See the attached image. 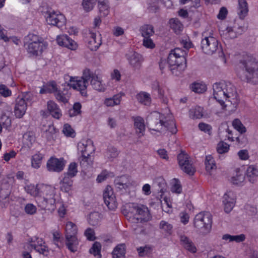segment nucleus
Listing matches in <instances>:
<instances>
[{"label": "nucleus", "instance_id": "obj_20", "mask_svg": "<svg viewBox=\"0 0 258 258\" xmlns=\"http://www.w3.org/2000/svg\"><path fill=\"white\" fill-rule=\"evenodd\" d=\"M27 108L26 100L23 98H18L14 109V113L18 118H21L25 114Z\"/></svg>", "mask_w": 258, "mask_h": 258}, {"label": "nucleus", "instance_id": "obj_13", "mask_svg": "<svg viewBox=\"0 0 258 258\" xmlns=\"http://www.w3.org/2000/svg\"><path fill=\"white\" fill-rule=\"evenodd\" d=\"M39 93L41 94L54 93L58 101L64 103V94L58 90L56 83L54 81H50L44 84L41 88Z\"/></svg>", "mask_w": 258, "mask_h": 258}, {"label": "nucleus", "instance_id": "obj_57", "mask_svg": "<svg viewBox=\"0 0 258 258\" xmlns=\"http://www.w3.org/2000/svg\"><path fill=\"white\" fill-rule=\"evenodd\" d=\"M36 207L32 204H27L25 207V211L29 215L34 214L36 212Z\"/></svg>", "mask_w": 258, "mask_h": 258}, {"label": "nucleus", "instance_id": "obj_46", "mask_svg": "<svg viewBox=\"0 0 258 258\" xmlns=\"http://www.w3.org/2000/svg\"><path fill=\"white\" fill-rule=\"evenodd\" d=\"M232 125L234 128L236 130L241 134L246 132V128L241 123V121L237 118L233 120L232 121Z\"/></svg>", "mask_w": 258, "mask_h": 258}, {"label": "nucleus", "instance_id": "obj_14", "mask_svg": "<svg viewBox=\"0 0 258 258\" xmlns=\"http://www.w3.org/2000/svg\"><path fill=\"white\" fill-rule=\"evenodd\" d=\"M189 156L183 151H181L177 156V160L181 170L189 175H193L196 169L189 160Z\"/></svg>", "mask_w": 258, "mask_h": 258}, {"label": "nucleus", "instance_id": "obj_47", "mask_svg": "<svg viewBox=\"0 0 258 258\" xmlns=\"http://www.w3.org/2000/svg\"><path fill=\"white\" fill-rule=\"evenodd\" d=\"M97 0H83L82 6L84 10L87 12H90L94 7Z\"/></svg>", "mask_w": 258, "mask_h": 258}, {"label": "nucleus", "instance_id": "obj_27", "mask_svg": "<svg viewBox=\"0 0 258 258\" xmlns=\"http://www.w3.org/2000/svg\"><path fill=\"white\" fill-rule=\"evenodd\" d=\"M180 241L184 248L189 251L195 253L197 251V248L192 241L185 235L180 236Z\"/></svg>", "mask_w": 258, "mask_h": 258}, {"label": "nucleus", "instance_id": "obj_8", "mask_svg": "<svg viewBox=\"0 0 258 258\" xmlns=\"http://www.w3.org/2000/svg\"><path fill=\"white\" fill-rule=\"evenodd\" d=\"M95 76L90 72V70L86 69L84 71L83 76L80 79H78V77L66 75V80H69L68 86L78 90L82 96L87 97L88 82Z\"/></svg>", "mask_w": 258, "mask_h": 258}, {"label": "nucleus", "instance_id": "obj_49", "mask_svg": "<svg viewBox=\"0 0 258 258\" xmlns=\"http://www.w3.org/2000/svg\"><path fill=\"white\" fill-rule=\"evenodd\" d=\"M82 105L79 102H76L74 103L73 109L69 110V115L71 117L77 116L81 113Z\"/></svg>", "mask_w": 258, "mask_h": 258}, {"label": "nucleus", "instance_id": "obj_5", "mask_svg": "<svg viewBox=\"0 0 258 258\" xmlns=\"http://www.w3.org/2000/svg\"><path fill=\"white\" fill-rule=\"evenodd\" d=\"M187 50L175 48L170 51L167 58L168 68L175 76H179L186 68Z\"/></svg>", "mask_w": 258, "mask_h": 258}, {"label": "nucleus", "instance_id": "obj_1", "mask_svg": "<svg viewBox=\"0 0 258 258\" xmlns=\"http://www.w3.org/2000/svg\"><path fill=\"white\" fill-rule=\"evenodd\" d=\"M237 75L244 81L258 84V61L253 56L243 55L238 63Z\"/></svg>", "mask_w": 258, "mask_h": 258}, {"label": "nucleus", "instance_id": "obj_59", "mask_svg": "<svg viewBox=\"0 0 258 258\" xmlns=\"http://www.w3.org/2000/svg\"><path fill=\"white\" fill-rule=\"evenodd\" d=\"M198 126L201 131L210 134V132L212 130V127L210 125L203 122H201L199 124Z\"/></svg>", "mask_w": 258, "mask_h": 258}, {"label": "nucleus", "instance_id": "obj_6", "mask_svg": "<svg viewBox=\"0 0 258 258\" xmlns=\"http://www.w3.org/2000/svg\"><path fill=\"white\" fill-rule=\"evenodd\" d=\"M39 191L36 202L42 209H53L55 203L54 187L43 183H38Z\"/></svg>", "mask_w": 258, "mask_h": 258}, {"label": "nucleus", "instance_id": "obj_23", "mask_svg": "<svg viewBox=\"0 0 258 258\" xmlns=\"http://www.w3.org/2000/svg\"><path fill=\"white\" fill-rule=\"evenodd\" d=\"M79 241L77 236H66V245L69 250L72 252L77 251Z\"/></svg>", "mask_w": 258, "mask_h": 258}, {"label": "nucleus", "instance_id": "obj_32", "mask_svg": "<svg viewBox=\"0 0 258 258\" xmlns=\"http://www.w3.org/2000/svg\"><path fill=\"white\" fill-rule=\"evenodd\" d=\"M78 232L77 225L71 221L66 223V236L67 237L72 235L76 236Z\"/></svg>", "mask_w": 258, "mask_h": 258}, {"label": "nucleus", "instance_id": "obj_7", "mask_svg": "<svg viewBox=\"0 0 258 258\" xmlns=\"http://www.w3.org/2000/svg\"><path fill=\"white\" fill-rule=\"evenodd\" d=\"M77 147L78 151L82 155L79 158L81 166L86 169L92 166L93 159L91 158V154L95 150L92 140H82L78 143Z\"/></svg>", "mask_w": 258, "mask_h": 258}, {"label": "nucleus", "instance_id": "obj_50", "mask_svg": "<svg viewBox=\"0 0 258 258\" xmlns=\"http://www.w3.org/2000/svg\"><path fill=\"white\" fill-rule=\"evenodd\" d=\"M100 219V214L98 212H93L89 216V223L93 226L97 225Z\"/></svg>", "mask_w": 258, "mask_h": 258}, {"label": "nucleus", "instance_id": "obj_2", "mask_svg": "<svg viewBox=\"0 0 258 258\" xmlns=\"http://www.w3.org/2000/svg\"><path fill=\"white\" fill-rule=\"evenodd\" d=\"M214 97L223 108L226 106L224 100L228 99L231 103L237 102L236 88L231 83L224 81L216 82L213 85Z\"/></svg>", "mask_w": 258, "mask_h": 258}, {"label": "nucleus", "instance_id": "obj_55", "mask_svg": "<svg viewBox=\"0 0 258 258\" xmlns=\"http://www.w3.org/2000/svg\"><path fill=\"white\" fill-rule=\"evenodd\" d=\"M0 95L4 97H8L12 95V91L5 85L0 84Z\"/></svg>", "mask_w": 258, "mask_h": 258}, {"label": "nucleus", "instance_id": "obj_40", "mask_svg": "<svg viewBox=\"0 0 258 258\" xmlns=\"http://www.w3.org/2000/svg\"><path fill=\"white\" fill-rule=\"evenodd\" d=\"M38 188V184H37L36 185L32 184H30L27 185L25 187V189L26 191L31 196L35 197L36 199H38L39 191Z\"/></svg>", "mask_w": 258, "mask_h": 258}, {"label": "nucleus", "instance_id": "obj_62", "mask_svg": "<svg viewBox=\"0 0 258 258\" xmlns=\"http://www.w3.org/2000/svg\"><path fill=\"white\" fill-rule=\"evenodd\" d=\"M7 31L4 29L0 25V39L3 40L5 42H8L10 40L7 35Z\"/></svg>", "mask_w": 258, "mask_h": 258}, {"label": "nucleus", "instance_id": "obj_22", "mask_svg": "<svg viewBox=\"0 0 258 258\" xmlns=\"http://www.w3.org/2000/svg\"><path fill=\"white\" fill-rule=\"evenodd\" d=\"M134 120L136 134L140 138L144 135L145 132L144 120L142 117L137 116L134 117Z\"/></svg>", "mask_w": 258, "mask_h": 258}, {"label": "nucleus", "instance_id": "obj_4", "mask_svg": "<svg viewBox=\"0 0 258 258\" xmlns=\"http://www.w3.org/2000/svg\"><path fill=\"white\" fill-rule=\"evenodd\" d=\"M24 47L30 57H36L42 55L47 49L48 44L40 35L29 33L23 39Z\"/></svg>", "mask_w": 258, "mask_h": 258}, {"label": "nucleus", "instance_id": "obj_33", "mask_svg": "<svg viewBox=\"0 0 258 258\" xmlns=\"http://www.w3.org/2000/svg\"><path fill=\"white\" fill-rule=\"evenodd\" d=\"M159 228L166 235H170L173 232L172 225L164 220L160 221Z\"/></svg>", "mask_w": 258, "mask_h": 258}, {"label": "nucleus", "instance_id": "obj_60", "mask_svg": "<svg viewBox=\"0 0 258 258\" xmlns=\"http://www.w3.org/2000/svg\"><path fill=\"white\" fill-rule=\"evenodd\" d=\"M143 45L149 48H153L155 47V44L150 37H144Z\"/></svg>", "mask_w": 258, "mask_h": 258}, {"label": "nucleus", "instance_id": "obj_52", "mask_svg": "<svg viewBox=\"0 0 258 258\" xmlns=\"http://www.w3.org/2000/svg\"><path fill=\"white\" fill-rule=\"evenodd\" d=\"M191 88L193 91L198 93H202L206 90V87L204 84L199 83H193Z\"/></svg>", "mask_w": 258, "mask_h": 258}, {"label": "nucleus", "instance_id": "obj_16", "mask_svg": "<svg viewBox=\"0 0 258 258\" xmlns=\"http://www.w3.org/2000/svg\"><path fill=\"white\" fill-rule=\"evenodd\" d=\"M63 158L58 159L55 157H51L46 163V168L49 172H60L63 170L64 164Z\"/></svg>", "mask_w": 258, "mask_h": 258}, {"label": "nucleus", "instance_id": "obj_41", "mask_svg": "<svg viewBox=\"0 0 258 258\" xmlns=\"http://www.w3.org/2000/svg\"><path fill=\"white\" fill-rule=\"evenodd\" d=\"M206 169L208 172H211L213 169L216 168V163L211 155L207 156L205 159Z\"/></svg>", "mask_w": 258, "mask_h": 258}, {"label": "nucleus", "instance_id": "obj_53", "mask_svg": "<svg viewBox=\"0 0 258 258\" xmlns=\"http://www.w3.org/2000/svg\"><path fill=\"white\" fill-rule=\"evenodd\" d=\"M244 179L245 176L243 174L237 172L236 174L232 177L231 182L234 184L241 185V184L244 181Z\"/></svg>", "mask_w": 258, "mask_h": 258}, {"label": "nucleus", "instance_id": "obj_21", "mask_svg": "<svg viewBox=\"0 0 258 258\" xmlns=\"http://www.w3.org/2000/svg\"><path fill=\"white\" fill-rule=\"evenodd\" d=\"M61 15L58 14L54 11L48 12L46 16V22L49 25L56 26L58 28L62 26V22L60 21Z\"/></svg>", "mask_w": 258, "mask_h": 258}, {"label": "nucleus", "instance_id": "obj_15", "mask_svg": "<svg viewBox=\"0 0 258 258\" xmlns=\"http://www.w3.org/2000/svg\"><path fill=\"white\" fill-rule=\"evenodd\" d=\"M114 184L117 190L125 191L132 185V180L129 175H122L115 177Z\"/></svg>", "mask_w": 258, "mask_h": 258}, {"label": "nucleus", "instance_id": "obj_44", "mask_svg": "<svg viewBox=\"0 0 258 258\" xmlns=\"http://www.w3.org/2000/svg\"><path fill=\"white\" fill-rule=\"evenodd\" d=\"M118 155V152L115 148L109 147L105 152V156L109 160L112 161L113 159L116 158Z\"/></svg>", "mask_w": 258, "mask_h": 258}, {"label": "nucleus", "instance_id": "obj_24", "mask_svg": "<svg viewBox=\"0 0 258 258\" xmlns=\"http://www.w3.org/2000/svg\"><path fill=\"white\" fill-rule=\"evenodd\" d=\"M53 243L59 248H62L64 245V239L59 230L52 231Z\"/></svg>", "mask_w": 258, "mask_h": 258}, {"label": "nucleus", "instance_id": "obj_12", "mask_svg": "<svg viewBox=\"0 0 258 258\" xmlns=\"http://www.w3.org/2000/svg\"><path fill=\"white\" fill-rule=\"evenodd\" d=\"M28 242L29 246L39 254L44 256L49 254L50 249L42 238L34 236L30 238Z\"/></svg>", "mask_w": 258, "mask_h": 258}, {"label": "nucleus", "instance_id": "obj_54", "mask_svg": "<svg viewBox=\"0 0 258 258\" xmlns=\"http://www.w3.org/2000/svg\"><path fill=\"white\" fill-rule=\"evenodd\" d=\"M137 251L139 256H144L151 253L152 248L150 246L146 245L137 248Z\"/></svg>", "mask_w": 258, "mask_h": 258}, {"label": "nucleus", "instance_id": "obj_3", "mask_svg": "<svg viewBox=\"0 0 258 258\" xmlns=\"http://www.w3.org/2000/svg\"><path fill=\"white\" fill-rule=\"evenodd\" d=\"M146 120L150 130L159 133L168 130L172 134L177 132L174 120H167L164 115L159 112H151L147 117Z\"/></svg>", "mask_w": 258, "mask_h": 258}, {"label": "nucleus", "instance_id": "obj_42", "mask_svg": "<svg viewBox=\"0 0 258 258\" xmlns=\"http://www.w3.org/2000/svg\"><path fill=\"white\" fill-rule=\"evenodd\" d=\"M101 244L99 242L96 241L93 243L92 247L90 249L89 252L97 258H101Z\"/></svg>", "mask_w": 258, "mask_h": 258}, {"label": "nucleus", "instance_id": "obj_56", "mask_svg": "<svg viewBox=\"0 0 258 258\" xmlns=\"http://www.w3.org/2000/svg\"><path fill=\"white\" fill-rule=\"evenodd\" d=\"M76 136L75 131L69 124L66 123V137L74 138Z\"/></svg>", "mask_w": 258, "mask_h": 258}, {"label": "nucleus", "instance_id": "obj_51", "mask_svg": "<svg viewBox=\"0 0 258 258\" xmlns=\"http://www.w3.org/2000/svg\"><path fill=\"white\" fill-rule=\"evenodd\" d=\"M229 150V146L224 142H220L218 144L217 151L219 154H224Z\"/></svg>", "mask_w": 258, "mask_h": 258}, {"label": "nucleus", "instance_id": "obj_38", "mask_svg": "<svg viewBox=\"0 0 258 258\" xmlns=\"http://www.w3.org/2000/svg\"><path fill=\"white\" fill-rule=\"evenodd\" d=\"M91 85L94 89L98 91L104 92L105 90L104 85L98 80L97 76H95L91 80Z\"/></svg>", "mask_w": 258, "mask_h": 258}, {"label": "nucleus", "instance_id": "obj_39", "mask_svg": "<svg viewBox=\"0 0 258 258\" xmlns=\"http://www.w3.org/2000/svg\"><path fill=\"white\" fill-rule=\"evenodd\" d=\"M78 172V164L73 162L69 164L66 174L68 178H73L76 176Z\"/></svg>", "mask_w": 258, "mask_h": 258}, {"label": "nucleus", "instance_id": "obj_29", "mask_svg": "<svg viewBox=\"0 0 258 258\" xmlns=\"http://www.w3.org/2000/svg\"><path fill=\"white\" fill-rule=\"evenodd\" d=\"M248 11L247 3L246 0H238V12L240 18L243 19Z\"/></svg>", "mask_w": 258, "mask_h": 258}, {"label": "nucleus", "instance_id": "obj_9", "mask_svg": "<svg viewBox=\"0 0 258 258\" xmlns=\"http://www.w3.org/2000/svg\"><path fill=\"white\" fill-rule=\"evenodd\" d=\"M127 216L135 223L147 222L152 218L147 206L135 203L129 206Z\"/></svg>", "mask_w": 258, "mask_h": 258}, {"label": "nucleus", "instance_id": "obj_30", "mask_svg": "<svg viewBox=\"0 0 258 258\" xmlns=\"http://www.w3.org/2000/svg\"><path fill=\"white\" fill-rule=\"evenodd\" d=\"M123 93L114 95L112 98H107L104 101V104L107 106H113L120 104Z\"/></svg>", "mask_w": 258, "mask_h": 258}, {"label": "nucleus", "instance_id": "obj_31", "mask_svg": "<svg viewBox=\"0 0 258 258\" xmlns=\"http://www.w3.org/2000/svg\"><path fill=\"white\" fill-rule=\"evenodd\" d=\"M125 247L123 244L117 245L112 251L113 258H125Z\"/></svg>", "mask_w": 258, "mask_h": 258}, {"label": "nucleus", "instance_id": "obj_34", "mask_svg": "<svg viewBox=\"0 0 258 258\" xmlns=\"http://www.w3.org/2000/svg\"><path fill=\"white\" fill-rule=\"evenodd\" d=\"M170 28L177 34L179 33L183 29V26L177 18H172L169 20Z\"/></svg>", "mask_w": 258, "mask_h": 258}, {"label": "nucleus", "instance_id": "obj_48", "mask_svg": "<svg viewBox=\"0 0 258 258\" xmlns=\"http://www.w3.org/2000/svg\"><path fill=\"white\" fill-rule=\"evenodd\" d=\"M78 47L77 43L66 35V48L71 50H76Z\"/></svg>", "mask_w": 258, "mask_h": 258}, {"label": "nucleus", "instance_id": "obj_10", "mask_svg": "<svg viewBox=\"0 0 258 258\" xmlns=\"http://www.w3.org/2000/svg\"><path fill=\"white\" fill-rule=\"evenodd\" d=\"M212 35L211 31H206L202 34L203 38L201 40V47L204 53L209 55L215 53L220 47L217 38Z\"/></svg>", "mask_w": 258, "mask_h": 258}, {"label": "nucleus", "instance_id": "obj_17", "mask_svg": "<svg viewBox=\"0 0 258 258\" xmlns=\"http://www.w3.org/2000/svg\"><path fill=\"white\" fill-rule=\"evenodd\" d=\"M103 199L109 209L113 210L117 207L115 197L110 186H108L103 193Z\"/></svg>", "mask_w": 258, "mask_h": 258}, {"label": "nucleus", "instance_id": "obj_58", "mask_svg": "<svg viewBox=\"0 0 258 258\" xmlns=\"http://www.w3.org/2000/svg\"><path fill=\"white\" fill-rule=\"evenodd\" d=\"M17 155V152L14 150H11L9 152L5 153L3 156V159L6 162H9L11 159L15 158Z\"/></svg>", "mask_w": 258, "mask_h": 258}, {"label": "nucleus", "instance_id": "obj_19", "mask_svg": "<svg viewBox=\"0 0 258 258\" xmlns=\"http://www.w3.org/2000/svg\"><path fill=\"white\" fill-rule=\"evenodd\" d=\"M127 59L134 70H139L143 61V58L140 54L133 52L127 55Z\"/></svg>", "mask_w": 258, "mask_h": 258}, {"label": "nucleus", "instance_id": "obj_43", "mask_svg": "<svg viewBox=\"0 0 258 258\" xmlns=\"http://www.w3.org/2000/svg\"><path fill=\"white\" fill-rule=\"evenodd\" d=\"M43 157L40 154H35L34 155L31 159V165L32 167L35 169L40 168Z\"/></svg>", "mask_w": 258, "mask_h": 258}, {"label": "nucleus", "instance_id": "obj_37", "mask_svg": "<svg viewBox=\"0 0 258 258\" xmlns=\"http://www.w3.org/2000/svg\"><path fill=\"white\" fill-rule=\"evenodd\" d=\"M137 99L139 102L145 105H149L151 103L150 94L146 92H141L138 94Z\"/></svg>", "mask_w": 258, "mask_h": 258}, {"label": "nucleus", "instance_id": "obj_64", "mask_svg": "<svg viewBox=\"0 0 258 258\" xmlns=\"http://www.w3.org/2000/svg\"><path fill=\"white\" fill-rule=\"evenodd\" d=\"M238 155L241 160H245L248 159L249 156L248 151L246 150H241L238 152Z\"/></svg>", "mask_w": 258, "mask_h": 258}, {"label": "nucleus", "instance_id": "obj_11", "mask_svg": "<svg viewBox=\"0 0 258 258\" xmlns=\"http://www.w3.org/2000/svg\"><path fill=\"white\" fill-rule=\"evenodd\" d=\"M194 227L202 230L204 233L210 232L212 228V216L209 212H202L197 214L194 221Z\"/></svg>", "mask_w": 258, "mask_h": 258}, {"label": "nucleus", "instance_id": "obj_35", "mask_svg": "<svg viewBox=\"0 0 258 258\" xmlns=\"http://www.w3.org/2000/svg\"><path fill=\"white\" fill-rule=\"evenodd\" d=\"M246 176L249 182L254 183L258 176V170L253 166H250L247 169Z\"/></svg>", "mask_w": 258, "mask_h": 258}, {"label": "nucleus", "instance_id": "obj_63", "mask_svg": "<svg viewBox=\"0 0 258 258\" xmlns=\"http://www.w3.org/2000/svg\"><path fill=\"white\" fill-rule=\"evenodd\" d=\"M245 239V236L243 234L238 235H231V241H236V242H240L243 241Z\"/></svg>", "mask_w": 258, "mask_h": 258}, {"label": "nucleus", "instance_id": "obj_45", "mask_svg": "<svg viewBox=\"0 0 258 258\" xmlns=\"http://www.w3.org/2000/svg\"><path fill=\"white\" fill-rule=\"evenodd\" d=\"M226 198H228L227 196L223 197V203L224 205V211L226 213L230 212L234 206L235 201L233 199H230L229 201H226Z\"/></svg>", "mask_w": 258, "mask_h": 258}, {"label": "nucleus", "instance_id": "obj_61", "mask_svg": "<svg viewBox=\"0 0 258 258\" xmlns=\"http://www.w3.org/2000/svg\"><path fill=\"white\" fill-rule=\"evenodd\" d=\"M85 235L87 238L89 240H93L95 239L94 237V231L91 228H87L84 233Z\"/></svg>", "mask_w": 258, "mask_h": 258}, {"label": "nucleus", "instance_id": "obj_25", "mask_svg": "<svg viewBox=\"0 0 258 258\" xmlns=\"http://www.w3.org/2000/svg\"><path fill=\"white\" fill-rule=\"evenodd\" d=\"M47 109L50 114L55 118H59L61 115L60 109L57 105L53 101H49L47 102Z\"/></svg>", "mask_w": 258, "mask_h": 258}, {"label": "nucleus", "instance_id": "obj_26", "mask_svg": "<svg viewBox=\"0 0 258 258\" xmlns=\"http://www.w3.org/2000/svg\"><path fill=\"white\" fill-rule=\"evenodd\" d=\"M98 8L100 17H106L109 13L108 0H98Z\"/></svg>", "mask_w": 258, "mask_h": 258}, {"label": "nucleus", "instance_id": "obj_36", "mask_svg": "<svg viewBox=\"0 0 258 258\" xmlns=\"http://www.w3.org/2000/svg\"><path fill=\"white\" fill-rule=\"evenodd\" d=\"M204 116V108L202 107L196 106L189 110V116L192 119H200Z\"/></svg>", "mask_w": 258, "mask_h": 258}, {"label": "nucleus", "instance_id": "obj_28", "mask_svg": "<svg viewBox=\"0 0 258 258\" xmlns=\"http://www.w3.org/2000/svg\"><path fill=\"white\" fill-rule=\"evenodd\" d=\"M140 32L143 37H150L154 34V28L151 25L145 24L140 27Z\"/></svg>", "mask_w": 258, "mask_h": 258}, {"label": "nucleus", "instance_id": "obj_18", "mask_svg": "<svg viewBox=\"0 0 258 258\" xmlns=\"http://www.w3.org/2000/svg\"><path fill=\"white\" fill-rule=\"evenodd\" d=\"M85 40L87 47L92 51H96L101 44L100 38L97 40L96 34L90 31L86 34Z\"/></svg>", "mask_w": 258, "mask_h": 258}]
</instances>
